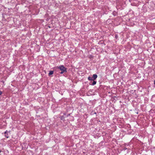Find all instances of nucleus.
<instances>
[{"label": "nucleus", "instance_id": "nucleus-1", "mask_svg": "<svg viewBox=\"0 0 155 155\" xmlns=\"http://www.w3.org/2000/svg\"><path fill=\"white\" fill-rule=\"evenodd\" d=\"M56 68L61 71L60 73L61 74H63L67 72L66 68L63 65H61L59 66H57L56 67Z\"/></svg>", "mask_w": 155, "mask_h": 155}, {"label": "nucleus", "instance_id": "nucleus-2", "mask_svg": "<svg viewBox=\"0 0 155 155\" xmlns=\"http://www.w3.org/2000/svg\"><path fill=\"white\" fill-rule=\"evenodd\" d=\"M4 134H5V137L7 138H8L9 136H8V131H7V130H6L4 132Z\"/></svg>", "mask_w": 155, "mask_h": 155}, {"label": "nucleus", "instance_id": "nucleus-3", "mask_svg": "<svg viewBox=\"0 0 155 155\" xmlns=\"http://www.w3.org/2000/svg\"><path fill=\"white\" fill-rule=\"evenodd\" d=\"M93 82H90V84L92 85H95L97 83V81L94 80L93 81Z\"/></svg>", "mask_w": 155, "mask_h": 155}, {"label": "nucleus", "instance_id": "nucleus-4", "mask_svg": "<svg viewBox=\"0 0 155 155\" xmlns=\"http://www.w3.org/2000/svg\"><path fill=\"white\" fill-rule=\"evenodd\" d=\"M97 75L96 74H94L93 75V78L94 80L95 79H96L97 78Z\"/></svg>", "mask_w": 155, "mask_h": 155}, {"label": "nucleus", "instance_id": "nucleus-5", "mask_svg": "<svg viewBox=\"0 0 155 155\" xmlns=\"http://www.w3.org/2000/svg\"><path fill=\"white\" fill-rule=\"evenodd\" d=\"M88 79L89 81H94L92 77H88Z\"/></svg>", "mask_w": 155, "mask_h": 155}, {"label": "nucleus", "instance_id": "nucleus-6", "mask_svg": "<svg viewBox=\"0 0 155 155\" xmlns=\"http://www.w3.org/2000/svg\"><path fill=\"white\" fill-rule=\"evenodd\" d=\"M53 74V71H50L49 73L48 74V75L50 76Z\"/></svg>", "mask_w": 155, "mask_h": 155}, {"label": "nucleus", "instance_id": "nucleus-7", "mask_svg": "<svg viewBox=\"0 0 155 155\" xmlns=\"http://www.w3.org/2000/svg\"><path fill=\"white\" fill-rule=\"evenodd\" d=\"M2 92L0 91V95L1 94H2Z\"/></svg>", "mask_w": 155, "mask_h": 155}, {"label": "nucleus", "instance_id": "nucleus-8", "mask_svg": "<svg viewBox=\"0 0 155 155\" xmlns=\"http://www.w3.org/2000/svg\"><path fill=\"white\" fill-rule=\"evenodd\" d=\"M1 150H0V153L1 152Z\"/></svg>", "mask_w": 155, "mask_h": 155}]
</instances>
